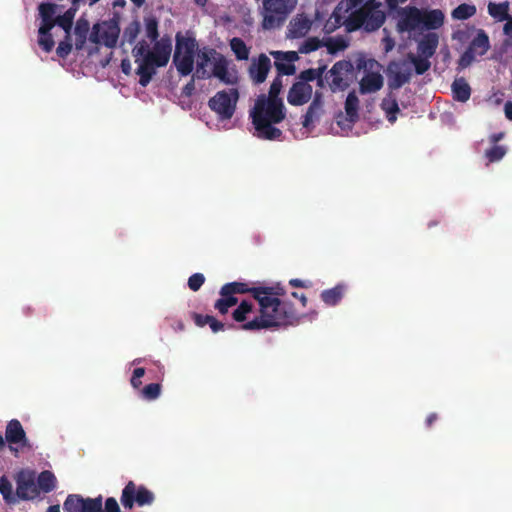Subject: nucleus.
I'll return each mask as SVG.
<instances>
[{
	"mask_svg": "<svg viewBox=\"0 0 512 512\" xmlns=\"http://www.w3.org/2000/svg\"><path fill=\"white\" fill-rule=\"evenodd\" d=\"M251 293L253 298L258 301L260 315L250 319L253 313V304L243 300L232 312V318L240 323V329L246 331H258L270 329L272 327L289 324L296 316L293 305L282 301L278 296L285 294L283 287L260 286L249 287L245 282H230L224 284L220 291V298L215 302L214 308L222 315L238 303L237 294Z\"/></svg>",
	"mask_w": 512,
	"mask_h": 512,
	"instance_id": "f257e3e1",
	"label": "nucleus"
},
{
	"mask_svg": "<svg viewBox=\"0 0 512 512\" xmlns=\"http://www.w3.org/2000/svg\"><path fill=\"white\" fill-rule=\"evenodd\" d=\"M376 0L367 1L362 7L355 9L353 0L341 1L333 12L335 24L346 25L349 31L364 28L374 31L385 21V14Z\"/></svg>",
	"mask_w": 512,
	"mask_h": 512,
	"instance_id": "f03ea898",
	"label": "nucleus"
},
{
	"mask_svg": "<svg viewBox=\"0 0 512 512\" xmlns=\"http://www.w3.org/2000/svg\"><path fill=\"white\" fill-rule=\"evenodd\" d=\"M286 117V108L283 100L266 98L265 94L257 97L250 118L255 129V135L264 140H280L282 131L275 127Z\"/></svg>",
	"mask_w": 512,
	"mask_h": 512,
	"instance_id": "7ed1b4c3",
	"label": "nucleus"
},
{
	"mask_svg": "<svg viewBox=\"0 0 512 512\" xmlns=\"http://www.w3.org/2000/svg\"><path fill=\"white\" fill-rule=\"evenodd\" d=\"M217 78L222 83L234 85L238 82L237 73L229 71V61L214 48L204 47L197 53L196 70L192 80L185 85L183 92L191 95L195 89L194 78L199 80Z\"/></svg>",
	"mask_w": 512,
	"mask_h": 512,
	"instance_id": "20e7f679",
	"label": "nucleus"
},
{
	"mask_svg": "<svg viewBox=\"0 0 512 512\" xmlns=\"http://www.w3.org/2000/svg\"><path fill=\"white\" fill-rule=\"evenodd\" d=\"M395 19L399 32H407L415 37L424 30H435L441 27L444 23V14L439 9L421 10L406 6L396 11Z\"/></svg>",
	"mask_w": 512,
	"mask_h": 512,
	"instance_id": "39448f33",
	"label": "nucleus"
},
{
	"mask_svg": "<svg viewBox=\"0 0 512 512\" xmlns=\"http://www.w3.org/2000/svg\"><path fill=\"white\" fill-rule=\"evenodd\" d=\"M175 41L173 64L181 76H188L194 69L198 43L194 37L184 36L181 32L176 34Z\"/></svg>",
	"mask_w": 512,
	"mask_h": 512,
	"instance_id": "423d86ee",
	"label": "nucleus"
},
{
	"mask_svg": "<svg viewBox=\"0 0 512 512\" xmlns=\"http://www.w3.org/2000/svg\"><path fill=\"white\" fill-rule=\"evenodd\" d=\"M297 2L298 0H263L265 15L262 27L266 30L281 27Z\"/></svg>",
	"mask_w": 512,
	"mask_h": 512,
	"instance_id": "0eeeda50",
	"label": "nucleus"
},
{
	"mask_svg": "<svg viewBox=\"0 0 512 512\" xmlns=\"http://www.w3.org/2000/svg\"><path fill=\"white\" fill-rule=\"evenodd\" d=\"M238 99V89L221 90L209 99L208 106L220 120H229L235 113Z\"/></svg>",
	"mask_w": 512,
	"mask_h": 512,
	"instance_id": "6e6552de",
	"label": "nucleus"
},
{
	"mask_svg": "<svg viewBox=\"0 0 512 512\" xmlns=\"http://www.w3.org/2000/svg\"><path fill=\"white\" fill-rule=\"evenodd\" d=\"M155 500L152 491L145 486H137L133 481H129L122 490L120 502L125 509H132L135 504L138 506L151 505Z\"/></svg>",
	"mask_w": 512,
	"mask_h": 512,
	"instance_id": "1a4fd4ad",
	"label": "nucleus"
},
{
	"mask_svg": "<svg viewBox=\"0 0 512 512\" xmlns=\"http://www.w3.org/2000/svg\"><path fill=\"white\" fill-rule=\"evenodd\" d=\"M362 68L360 91L365 94L380 90L383 86L382 66L377 61L369 59L363 62Z\"/></svg>",
	"mask_w": 512,
	"mask_h": 512,
	"instance_id": "9d476101",
	"label": "nucleus"
},
{
	"mask_svg": "<svg viewBox=\"0 0 512 512\" xmlns=\"http://www.w3.org/2000/svg\"><path fill=\"white\" fill-rule=\"evenodd\" d=\"M120 29L116 23L104 21L94 24L89 35V40L94 44H104L113 48L117 44Z\"/></svg>",
	"mask_w": 512,
	"mask_h": 512,
	"instance_id": "9b49d317",
	"label": "nucleus"
},
{
	"mask_svg": "<svg viewBox=\"0 0 512 512\" xmlns=\"http://www.w3.org/2000/svg\"><path fill=\"white\" fill-rule=\"evenodd\" d=\"M64 512H101L102 496L84 498L79 494H69L63 503Z\"/></svg>",
	"mask_w": 512,
	"mask_h": 512,
	"instance_id": "f8f14e48",
	"label": "nucleus"
},
{
	"mask_svg": "<svg viewBox=\"0 0 512 512\" xmlns=\"http://www.w3.org/2000/svg\"><path fill=\"white\" fill-rule=\"evenodd\" d=\"M5 440L9 443V449L15 457L18 456L19 449L13 445H20L22 448L27 449L32 448L21 422L17 419H12L7 423L5 429Z\"/></svg>",
	"mask_w": 512,
	"mask_h": 512,
	"instance_id": "ddd939ff",
	"label": "nucleus"
},
{
	"mask_svg": "<svg viewBox=\"0 0 512 512\" xmlns=\"http://www.w3.org/2000/svg\"><path fill=\"white\" fill-rule=\"evenodd\" d=\"M15 480L17 484L16 494L19 499L30 500L39 494L34 471L23 469L17 473Z\"/></svg>",
	"mask_w": 512,
	"mask_h": 512,
	"instance_id": "4468645a",
	"label": "nucleus"
},
{
	"mask_svg": "<svg viewBox=\"0 0 512 512\" xmlns=\"http://www.w3.org/2000/svg\"><path fill=\"white\" fill-rule=\"evenodd\" d=\"M269 54L274 58V66L279 76H291L296 73L295 62L299 59L296 51L272 50Z\"/></svg>",
	"mask_w": 512,
	"mask_h": 512,
	"instance_id": "2eb2a0df",
	"label": "nucleus"
},
{
	"mask_svg": "<svg viewBox=\"0 0 512 512\" xmlns=\"http://www.w3.org/2000/svg\"><path fill=\"white\" fill-rule=\"evenodd\" d=\"M271 66V60L266 54L261 53L258 57H253L248 68L249 78L255 85L262 84L265 82Z\"/></svg>",
	"mask_w": 512,
	"mask_h": 512,
	"instance_id": "dca6fc26",
	"label": "nucleus"
},
{
	"mask_svg": "<svg viewBox=\"0 0 512 512\" xmlns=\"http://www.w3.org/2000/svg\"><path fill=\"white\" fill-rule=\"evenodd\" d=\"M351 64L346 61L336 63L330 70L329 82L333 90H343L348 86Z\"/></svg>",
	"mask_w": 512,
	"mask_h": 512,
	"instance_id": "f3484780",
	"label": "nucleus"
},
{
	"mask_svg": "<svg viewBox=\"0 0 512 512\" xmlns=\"http://www.w3.org/2000/svg\"><path fill=\"white\" fill-rule=\"evenodd\" d=\"M312 93V86L309 83L296 81L288 91L287 101L290 105L301 106L310 101Z\"/></svg>",
	"mask_w": 512,
	"mask_h": 512,
	"instance_id": "a211bd4d",
	"label": "nucleus"
},
{
	"mask_svg": "<svg viewBox=\"0 0 512 512\" xmlns=\"http://www.w3.org/2000/svg\"><path fill=\"white\" fill-rule=\"evenodd\" d=\"M312 27V20L304 13L294 16L288 25L286 37L288 39H298L305 37Z\"/></svg>",
	"mask_w": 512,
	"mask_h": 512,
	"instance_id": "6ab92c4d",
	"label": "nucleus"
},
{
	"mask_svg": "<svg viewBox=\"0 0 512 512\" xmlns=\"http://www.w3.org/2000/svg\"><path fill=\"white\" fill-rule=\"evenodd\" d=\"M389 86L399 88L410 77V69L405 64L391 63L388 67Z\"/></svg>",
	"mask_w": 512,
	"mask_h": 512,
	"instance_id": "aec40b11",
	"label": "nucleus"
},
{
	"mask_svg": "<svg viewBox=\"0 0 512 512\" xmlns=\"http://www.w3.org/2000/svg\"><path fill=\"white\" fill-rule=\"evenodd\" d=\"M171 55V44L156 42L153 47V50L150 53H147V57L150 61L154 63L156 67L165 66Z\"/></svg>",
	"mask_w": 512,
	"mask_h": 512,
	"instance_id": "412c9836",
	"label": "nucleus"
},
{
	"mask_svg": "<svg viewBox=\"0 0 512 512\" xmlns=\"http://www.w3.org/2000/svg\"><path fill=\"white\" fill-rule=\"evenodd\" d=\"M138 62L139 65L137 67L136 74L139 75V84L146 87L150 83L153 75L156 73V66L148 59L147 56Z\"/></svg>",
	"mask_w": 512,
	"mask_h": 512,
	"instance_id": "4be33fe9",
	"label": "nucleus"
},
{
	"mask_svg": "<svg viewBox=\"0 0 512 512\" xmlns=\"http://www.w3.org/2000/svg\"><path fill=\"white\" fill-rule=\"evenodd\" d=\"M90 24L87 19L84 17H80L76 21V25L74 27V35H75V48L80 51L84 48L87 35L89 33Z\"/></svg>",
	"mask_w": 512,
	"mask_h": 512,
	"instance_id": "5701e85b",
	"label": "nucleus"
},
{
	"mask_svg": "<svg viewBox=\"0 0 512 512\" xmlns=\"http://www.w3.org/2000/svg\"><path fill=\"white\" fill-rule=\"evenodd\" d=\"M56 482L55 475L49 470H44L38 475L36 485L38 491L49 493L55 489Z\"/></svg>",
	"mask_w": 512,
	"mask_h": 512,
	"instance_id": "b1692460",
	"label": "nucleus"
},
{
	"mask_svg": "<svg viewBox=\"0 0 512 512\" xmlns=\"http://www.w3.org/2000/svg\"><path fill=\"white\" fill-rule=\"evenodd\" d=\"M381 107L388 121L390 123H394L397 120V114L400 113V108L398 106L396 98L391 94L388 95L382 100Z\"/></svg>",
	"mask_w": 512,
	"mask_h": 512,
	"instance_id": "393cba45",
	"label": "nucleus"
},
{
	"mask_svg": "<svg viewBox=\"0 0 512 512\" xmlns=\"http://www.w3.org/2000/svg\"><path fill=\"white\" fill-rule=\"evenodd\" d=\"M346 292V287L343 284L337 285L334 288L322 292V301L330 306L336 305L342 299Z\"/></svg>",
	"mask_w": 512,
	"mask_h": 512,
	"instance_id": "a878e982",
	"label": "nucleus"
},
{
	"mask_svg": "<svg viewBox=\"0 0 512 512\" xmlns=\"http://www.w3.org/2000/svg\"><path fill=\"white\" fill-rule=\"evenodd\" d=\"M509 3H489L488 12L489 14L496 19L497 21H508L511 17H509Z\"/></svg>",
	"mask_w": 512,
	"mask_h": 512,
	"instance_id": "bb28decb",
	"label": "nucleus"
},
{
	"mask_svg": "<svg viewBox=\"0 0 512 512\" xmlns=\"http://www.w3.org/2000/svg\"><path fill=\"white\" fill-rule=\"evenodd\" d=\"M438 45V36L435 33L428 34L420 43H419V52L427 57H431Z\"/></svg>",
	"mask_w": 512,
	"mask_h": 512,
	"instance_id": "cd10ccee",
	"label": "nucleus"
},
{
	"mask_svg": "<svg viewBox=\"0 0 512 512\" xmlns=\"http://www.w3.org/2000/svg\"><path fill=\"white\" fill-rule=\"evenodd\" d=\"M230 47L237 60H248L250 49L241 38H232L230 40Z\"/></svg>",
	"mask_w": 512,
	"mask_h": 512,
	"instance_id": "c85d7f7f",
	"label": "nucleus"
},
{
	"mask_svg": "<svg viewBox=\"0 0 512 512\" xmlns=\"http://www.w3.org/2000/svg\"><path fill=\"white\" fill-rule=\"evenodd\" d=\"M489 48V39L486 34L483 32L478 33V35L473 39L469 50L476 54L477 56H482L486 53Z\"/></svg>",
	"mask_w": 512,
	"mask_h": 512,
	"instance_id": "c756f323",
	"label": "nucleus"
},
{
	"mask_svg": "<svg viewBox=\"0 0 512 512\" xmlns=\"http://www.w3.org/2000/svg\"><path fill=\"white\" fill-rule=\"evenodd\" d=\"M454 98L465 102L470 97V87L464 79H456L452 84Z\"/></svg>",
	"mask_w": 512,
	"mask_h": 512,
	"instance_id": "7c9ffc66",
	"label": "nucleus"
},
{
	"mask_svg": "<svg viewBox=\"0 0 512 512\" xmlns=\"http://www.w3.org/2000/svg\"><path fill=\"white\" fill-rule=\"evenodd\" d=\"M75 15V9L69 8L64 14L56 17L57 25L65 31V34H71Z\"/></svg>",
	"mask_w": 512,
	"mask_h": 512,
	"instance_id": "2f4dec72",
	"label": "nucleus"
},
{
	"mask_svg": "<svg viewBox=\"0 0 512 512\" xmlns=\"http://www.w3.org/2000/svg\"><path fill=\"white\" fill-rule=\"evenodd\" d=\"M320 108V92L318 90L314 93V98L306 113L303 115L302 125L308 128L316 115L317 110Z\"/></svg>",
	"mask_w": 512,
	"mask_h": 512,
	"instance_id": "473e14b6",
	"label": "nucleus"
},
{
	"mask_svg": "<svg viewBox=\"0 0 512 512\" xmlns=\"http://www.w3.org/2000/svg\"><path fill=\"white\" fill-rule=\"evenodd\" d=\"M359 100L355 93H350L345 102L346 115L350 121L357 117Z\"/></svg>",
	"mask_w": 512,
	"mask_h": 512,
	"instance_id": "72a5a7b5",
	"label": "nucleus"
},
{
	"mask_svg": "<svg viewBox=\"0 0 512 512\" xmlns=\"http://www.w3.org/2000/svg\"><path fill=\"white\" fill-rule=\"evenodd\" d=\"M140 393L141 397L145 400H155L160 396L161 385L159 383L148 384L141 390Z\"/></svg>",
	"mask_w": 512,
	"mask_h": 512,
	"instance_id": "f704fd0d",
	"label": "nucleus"
},
{
	"mask_svg": "<svg viewBox=\"0 0 512 512\" xmlns=\"http://www.w3.org/2000/svg\"><path fill=\"white\" fill-rule=\"evenodd\" d=\"M475 12L476 8L473 5L462 4L453 10L452 16L455 19L464 20L473 16Z\"/></svg>",
	"mask_w": 512,
	"mask_h": 512,
	"instance_id": "c9c22d12",
	"label": "nucleus"
},
{
	"mask_svg": "<svg viewBox=\"0 0 512 512\" xmlns=\"http://www.w3.org/2000/svg\"><path fill=\"white\" fill-rule=\"evenodd\" d=\"M0 493L7 503L15 501V498L13 497L12 484L6 476L0 477Z\"/></svg>",
	"mask_w": 512,
	"mask_h": 512,
	"instance_id": "e433bc0d",
	"label": "nucleus"
},
{
	"mask_svg": "<svg viewBox=\"0 0 512 512\" xmlns=\"http://www.w3.org/2000/svg\"><path fill=\"white\" fill-rule=\"evenodd\" d=\"M146 35L151 41H156L159 37L158 21L155 17L145 19Z\"/></svg>",
	"mask_w": 512,
	"mask_h": 512,
	"instance_id": "4c0bfd02",
	"label": "nucleus"
},
{
	"mask_svg": "<svg viewBox=\"0 0 512 512\" xmlns=\"http://www.w3.org/2000/svg\"><path fill=\"white\" fill-rule=\"evenodd\" d=\"M72 48L71 34H65V38L59 43L56 53L60 58L65 59L71 53Z\"/></svg>",
	"mask_w": 512,
	"mask_h": 512,
	"instance_id": "58836bf2",
	"label": "nucleus"
},
{
	"mask_svg": "<svg viewBox=\"0 0 512 512\" xmlns=\"http://www.w3.org/2000/svg\"><path fill=\"white\" fill-rule=\"evenodd\" d=\"M57 5L53 3H41L38 6L39 14L42 20H53Z\"/></svg>",
	"mask_w": 512,
	"mask_h": 512,
	"instance_id": "ea45409f",
	"label": "nucleus"
},
{
	"mask_svg": "<svg viewBox=\"0 0 512 512\" xmlns=\"http://www.w3.org/2000/svg\"><path fill=\"white\" fill-rule=\"evenodd\" d=\"M140 31V24L137 21L130 23L124 30L123 38L130 44L134 43Z\"/></svg>",
	"mask_w": 512,
	"mask_h": 512,
	"instance_id": "a19ab883",
	"label": "nucleus"
},
{
	"mask_svg": "<svg viewBox=\"0 0 512 512\" xmlns=\"http://www.w3.org/2000/svg\"><path fill=\"white\" fill-rule=\"evenodd\" d=\"M282 87H283L282 76L277 75L270 85L269 93H268V95H266V98L273 99V100H282L279 97Z\"/></svg>",
	"mask_w": 512,
	"mask_h": 512,
	"instance_id": "79ce46f5",
	"label": "nucleus"
},
{
	"mask_svg": "<svg viewBox=\"0 0 512 512\" xmlns=\"http://www.w3.org/2000/svg\"><path fill=\"white\" fill-rule=\"evenodd\" d=\"M313 80H317L318 85H320V67L310 68L300 72L297 81H304V83H308Z\"/></svg>",
	"mask_w": 512,
	"mask_h": 512,
	"instance_id": "37998d69",
	"label": "nucleus"
},
{
	"mask_svg": "<svg viewBox=\"0 0 512 512\" xmlns=\"http://www.w3.org/2000/svg\"><path fill=\"white\" fill-rule=\"evenodd\" d=\"M38 44L42 48V50L45 51L46 53L51 52L55 45L52 34L51 33L38 34Z\"/></svg>",
	"mask_w": 512,
	"mask_h": 512,
	"instance_id": "c03bdc74",
	"label": "nucleus"
},
{
	"mask_svg": "<svg viewBox=\"0 0 512 512\" xmlns=\"http://www.w3.org/2000/svg\"><path fill=\"white\" fill-rule=\"evenodd\" d=\"M320 48V38L319 37H311L304 41V43L299 47V53H309L312 51H316Z\"/></svg>",
	"mask_w": 512,
	"mask_h": 512,
	"instance_id": "a18cd8bd",
	"label": "nucleus"
},
{
	"mask_svg": "<svg viewBox=\"0 0 512 512\" xmlns=\"http://www.w3.org/2000/svg\"><path fill=\"white\" fill-rule=\"evenodd\" d=\"M506 154V148L503 146H494L486 151V157L490 162L501 160Z\"/></svg>",
	"mask_w": 512,
	"mask_h": 512,
	"instance_id": "49530a36",
	"label": "nucleus"
},
{
	"mask_svg": "<svg viewBox=\"0 0 512 512\" xmlns=\"http://www.w3.org/2000/svg\"><path fill=\"white\" fill-rule=\"evenodd\" d=\"M205 282V277L202 273H194L188 279V287L190 290L198 291Z\"/></svg>",
	"mask_w": 512,
	"mask_h": 512,
	"instance_id": "de8ad7c7",
	"label": "nucleus"
},
{
	"mask_svg": "<svg viewBox=\"0 0 512 512\" xmlns=\"http://www.w3.org/2000/svg\"><path fill=\"white\" fill-rule=\"evenodd\" d=\"M147 53H150L149 46L145 41L139 42L133 49V55L136 58V62L139 61V58L143 59L147 56Z\"/></svg>",
	"mask_w": 512,
	"mask_h": 512,
	"instance_id": "09e8293b",
	"label": "nucleus"
},
{
	"mask_svg": "<svg viewBox=\"0 0 512 512\" xmlns=\"http://www.w3.org/2000/svg\"><path fill=\"white\" fill-rule=\"evenodd\" d=\"M55 25H57L56 18L53 20H42L38 30V34L51 33V30L54 28Z\"/></svg>",
	"mask_w": 512,
	"mask_h": 512,
	"instance_id": "8fccbe9b",
	"label": "nucleus"
},
{
	"mask_svg": "<svg viewBox=\"0 0 512 512\" xmlns=\"http://www.w3.org/2000/svg\"><path fill=\"white\" fill-rule=\"evenodd\" d=\"M503 32L506 36L505 44L512 47V18L508 19L503 27Z\"/></svg>",
	"mask_w": 512,
	"mask_h": 512,
	"instance_id": "3c124183",
	"label": "nucleus"
},
{
	"mask_svg": "<svg viewBox=\"0 0 512 512\" xmlns=\"http://www.w3.org/2000/svg\"><path fill=\"white\" fill-rule=\"evenodd\" d=\"M207 319H208V325L214 333L223 331L225 329V324L222 323L221 321H218L215 317L211 316V318H207Z\"/></svg>",
	"mask_w": 512,
	"mask_h": 512,
	"instance_id": "603ef678",
	"label": "nucleus"
},
{
	"mask_svg": "<svg viewBox=\"0 0 512 512\" xmlns=\"http://www.w3.org/2000/svg\"><path fill=\"white\" fill-rule=\"evenodd\" d=\"M105 512H121L115 498L109 497L105 501Z\"/></svg>",
	"mask_w": 512,
	"mask_h": 512,
	"instance_id": "864d4df0",
	"label": "nucleus"
},
{
	"mask_svg": "<svg viewBox=\"0 0 512 512\" xmlns=\"http://www.w3.org/2000/svg\"><path fill=\"white\" fill-rule=\"evenodd\" d=\"M192 318L194 320V323L198 327H204L205 325H208V319L207 318H211V315H202V314H199V313H193L192 314Z\"/></svg>",
	"mask_w": 512,
	"mask_h": 512,
	"instance_id": "5fc2aeb1",
	"label": "nucleus"
},
{
	"mask_svg": "<svg viewBox=\"0 0 512 512\" xmlns=\"http://www.w3.org/2000/svg\"><path fill=\"white\" fill-rule=\"evenodd\" d=\"M411 60L414 63L418 74L424 73L429 67V63L426 60L417 61L414 57H412Z\"/></svg>",
	"mask_w": 512,
	"mask_h": 512,
	"instance_id": "6e6d98bb",
	"label": "nucleus"
},
{
	"mask_svg": "<svg viewBox=\"0 0 512 512\" xmlns=\"http://www.w3.org/2000/svg\"><path fill=\"white\" fill-rule=\"evenodd\" d=\"M477 56L476 54H473L470 50H468L467 52H465L461 59H460V65L465 68L467 67L468 65H470V63L473 61L474 57Z\"/></svg>",
	"mask_w": 512,
	"mask_h": 512,
	"instance_id": "4d7b16f0",
	"label": "nucleus"
},
{
	"mask_svg": "<svg viewBox=\"0 0 512 512\" xmlns=\"http://www.w3.org/2000/svg\"><path fill=\"white\" fill-rule=\"evenodd\" d=\"M121 70L125 75H129L131 72V63L129 59H123L121 61Z\"/></svg>",
	"mask_w": 512,
	"mask_h": 512,
	"instance_id": "13d9d810",
	"label": "nucleus"
},
{
	"mask_svg": "<svg viewBox=\"0 0 512 512\" xmlns=\"http://www.w3.org/2000/svg\"><path fill=\"white\" fill-rule=\"evenodd\" d=\"M383 43H384L386 52L391 51L394 47V41L388 36L383 39Z\"/></svg>",
	"mask_w": 512,
	"mask_h": 512,
	"instance_id": "bf43d9fd",
	"label": "nucleus"
},
{
	"mask_svg": "<svg viewBox=\"0 0 512 512\" xmlns=\"http://www.w3.org/2000/svg\"><path fill=\"white\" fill-rule=\"evenodd\" d=\"M407 0H387V5L391 10L396 9L398 5L405 3Z\"/></svg>",
	"mask_w": 512,
	"mask_h": 512,
	"instance_id": "052dcab7",
	"label": "nucleus"
},
{
	"mask_svg": "<svg viewBox=\"0 0 512 512\" xmlns=\"http://www.w3.org/2000/svg\"><path fill=\"white\" fill-rule=\"evenodd\" d=\"M504 111H505V116L509 120H512V102H507L505 104Z\"/></svg>",
	"mask_w": 512,
	"mask_h": 512,
	"instance_id": "680f3d73",
	"label": "nucleus"
},
{
	"mask_svg": "<svg viewBox=\"0 0 512 512\" xmlns=\"http://www.w3.org/2000/svg\"><path fill=\"white\" fill-rule=\"evenodd\" d=\"M289 284L293 287H307L308 285L300 279H291Z\"/></svg>",
	"mask_w": 512,
	"mask_h": 512,
	"instance_id": "e2e57ef3",
	"label": "nucleus"
},
{
	"mask_svg": "<svg viewBox=\"0 0 512 512\" xmlns=\"http://www.w3.org/2000/svg\"><path fill=\"white\" fill-rule=\"evenodd\" d=\"M130 383H131L132 387L135 389H139L140 386L142 385L141 378H135V375H133V374H132Z\"/></svg>",
	"mask_w": 512,
	"mask_h": 512,
	"instance_id": "0e129e2a",
	"label": "nucleus"
},
{
	"mask_svg": "<svg viewBox=\"0 0 512 512\" xmlns=\"http://www.w3.org/2000/svg\"><path fill=\"white\" fill-rule=\"evenodd\" d=\"M133 375H135V378H142L145 375V369L142 367L135 368Z\"/></svg>",
	"mask_w": 512,
	"mask_h": 512,
	"instance_id": "69168bd1",
	"label": "nucleus"
},
{
	"mask_svg": "<svg viewBox=\"0 0 512 512\" xmlns=\"http://www.w3.org/2000/svg\"><path fill=\"white\" fill-rule=\"evenodd\" d=\"M292 296H293L294 298L300 299V301L302 302V305H303V306H305V305H306V301H307V299H306V297H305V295H304V294L299 295L297 292H293V293H292Z\"/></svg>",
	"mask_w": 512,
	"mask_h": 512,
	"instance_id": "338daca9",
	"label": "nucleus"
},
{
	"mask_svg": "<svg viewBox=\"0 0 512 512\" xmlns=\"http://www.w3.org/2000/svg\"><path fill=\"white\" fill-rule=\"evenodd\" d=\"M47 512H60V506L59 505L49 506L47 509Z\"/></svg>",
	"mask_w": 512,
	"mask_h": 512,
	"instance_id": "774afa93",
	"label": "nucleus"
}]
</instances>
